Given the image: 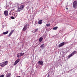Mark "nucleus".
<instances>
[{
	"label": "nucleus",
	"instance_id": "23",
	"mask_svg": "<svg viewBox=\"0 0 77 77\" xmlns=\"http://www.w3.org/2000/svg\"><path fill=\"white\" fill-rule=\"evenodd\" d=\"M11 19H15V17H13V16H11Z\"/></svg>",
	"mask_w": 77,
	"mask_h": 77
},
{
	"label": "nucleus",
	"instance_id": "13",
	"mask_svg": "<svg viewBox=\"0 0 77 77\" xmlns=\"http://www.w3.org/2000/svg\"><path fill=\"white\" fill-rule=\"evenodd\" d=\"M8 33H9V32H8V31H7L5 32H3V35H6L7 34H8Z\"/></svg>",
	"mask_w": 77,
	"mask_h": 77
},
{
	"label": "nucleus",
	"instance_id": "1",
	"mask_svg": "<svg viewBox=\"0 0 77 77\" xmlns=\"http://www.w3.org/2000/svg\"><path fill=\"white\" fill-rule=\"evenodd\" d=\"M8 61H5L3 63H0V66L1 67H4L6 65L8 64Z\"/></svg>",
	"mask_w": 77,
	"mask_h": 77
},
{
	"label": "nucleus",
	"instance_id": "12",
	"mask_svg": "<svg viewBox=\"0 0 77 77\" xmlns=\"http://www.w3.org/2000/svg\"><path fill=\"white\" fill-rule=\"evenodd\" d=\"M42 20H40L38 21V23L39 24H42Z\"/></svg>",
	"mask_w": 77,
	"mask_h": 77
},
{
	"label": "nucleus",
	"instance_id": "21",
	"mask_svg": "<svg viewBox=\"0 0 77 77\" xmlns=\"http://www.w3.org/2000/svg\"><path fill=\"white\" fill-rule=\"evenodd\" d=\"M16 61L17 63H18V62H20V59H17Z\"/></svg>",
	"mask_w": 77,
	"mask_h": 77
},
{
	"label": "nucleus",
	"instance_id": "15",
	"mask_svg": "<svg viewBox=\"0 0 77 77\" xmlns=\"http://www.w3.org/2000/svg\"><path fill=\"white\" fill-rule=\"evenodd\" d=\"M38 29L37 28L36 29H34L33 31H34V33H35V32H37V31H38Z\"/></svg>",
	"mask_w": 77,
	"mask_h": 77
},
{
	"label": "nucleus",
	"instance_id": "17",
	"mask_svg": "<svg viewBox=\"0 0 77 77\" xmlns=\"http://www.w3.org/2000/svg\"><path fill=\"white\" fill-rule=\"evenodd\" d=\"M11 73H9L8 74H7V77H11Z\"/></svg>",
	"mask_w": 77,
	"mask_h": 77
},
{
	"label": "nucleus",
	"instance_id": "10",
	"mask_svg": "<svg viewBox=\"0 0 77 77\" xmlns=\"http://www.w3.org/2000/svg\"><path fill=\"white\" fill-rule=\"evenodd\" d=\"M8 11H4V14L5 16H8Z\"/></svg>",
	"mask_w": 77,
	"mask_h": 77
},
{
	"label": "nucleus",
	"instance_id": "7",
	"mask_svg": "<svg viewBox=\"0 0 77 77\" xmlns=\"http://www.w3.org/2000/svg\"><path fill=\"white\" fill-rule=\"evenodd\" d=\"M65 45V42H64L61 43H60L59 44V47H61L63 46V45Z\"/></svg>",
	"mask_w": 77,
	"mask_h": 77
},
{
	"label": "nucleus",
	"instance_id": "11",
	"mask_svg": "<svg viewBox=\"0 0 77 77\" xmlns=\"http://www.w3.org/2000/svg\"><path fill=\"white\" fill-rule=\"evenodd\" d=\"M14 7H17V6H20V5L19 3H16L14 5Z\"/></svg>",
	"mask_w": 77,
	"mask_h": 77
},
{
	"label": "nucleus",
	"instance_id": "16",
	"mask_svg": "<svg viewBox=\"0 0 77 77\" xmlns=\"http://www.w3.org/2000/svg\"><path fill=\"white\" fill-rule=\"evenodd\" d=\"M57 28H58V27H57V26H56L55 27L53 28V30H57Z\"/></svg>",
	"mask_w": 77,
	"mask_h": 77
},
{
	"label": "nucleus",
	"instance_id": "25",
	"mask_svg": "<svg viewBox=\"0 0 77 77\" xmlns=\"http://www.w3.org/2000/svg\"><path fill=\"white\" fill-rule=\"evenodd\" d=\"M29 8H30V7L29 6H28L26 8L27 9H29Z\"/></svg>",
	"mask_w": 77,
	"mask_h": 77
},
{
	"label": "nucleus",
	"instance_id": "27",
	"mask_svg": "<svg viewBox=\"0 0 77 77\" xmlns=\"http://www.w3.org/2000/svg\"><path fill=\"white\" fill-rule=\"evenodd\" d=\"M17 77H21V76H17Z\"/></svg>",
	"mask_w": 77,
	"mask_h": 77
},
{
	"label": "nucleus",
	"instance_id": "19",
	"mask_svg": "<svg viewBox=\"0 0 77 77\" xmlns=\"http://www.w3.org/2000/svg\"><path fill=\"white\" fill-rule=\"evenodd\" d=\"M44 44H42L40 46L41 48H43V47H44Z\"/></svg>",
	"mask_w": 77,
	"mask_h": 77
},
{
	"label": "nucleus",
	"instance_id": "30",
	"mask_svg": "<svg viewBox=\"0 0 77 77\" xmlns=\"http://www.w3.org/2000/svg\"><path fill=\"white\" fill-rule=\"evenodd\" d=\"M1 46H0V48H1Z\"/></svg>",
	"mask_w": 77,
	"mask_h": 77
},
{
	"label": "nucleus",
	"instance_id": "9",
	"mask_svg": "<svg viewBox=\"0 0 77 77\" xmlns=\"http://www.w3.org/2000/svg\"><path fill=\"white\" fill-rule=\"evenodd\" d=\"M14 32V30H11V32L8 35L9 37H10V36H11V35H12V33H13Z\"/></svg>",
	"mask_w": 77,
	"mask_h": 77
},
{
	"label": "nucleus",
	"instance_id": "26",
	"mask_svg": "<svg viewBox=\"0 0 77 77\" xmlns=\"http://www.w3.org/2000/svg\"><path fill=\"white\" fill-rule=\"evenodd\" d=\"M47 77H49V74L48 75Z\"/></svg>",
	"mask_w": 77,
	"mask_h": 77
},
{
	"label": "nucleus",
	"instance_id": "24",
	"mask_svg": "<svg viewBox=\"0 0 77 77\" xmlns=\"http://www.w3.org/2000/svg\"><path fill=\"white\" fill-rule=\"evenodd\" d=\"M0 77H4V75H0Z\"/></svg>",
	"mask_w": 77,
	"mask_h": 77
},
{
	"label": "nucleus",
	"instance_id": "2",
	"mask_svg": "<svg viewBox=\"0 0 77 77\" xmlns=\"http://www.w3.org/2000/svg\"><path fill=\"white\" fill-rule=\"evenodd\" d=\"M24 8V5H21L20 8H19L18 10L17 11V12H18L20 11H21L23 8Z\"/></svg>",
	"mask_w": 77,
	"mask_h": 77
},
{
	"label": "nucleus",
	"instance_id": "4",
	"mask_svg": "<svg viewBox=\"0 0 77 77\" xmlns=\"http://www.w3.org/2000/svg\"><path fill=\"white\" fill-rule=\"evenodd\" d=\"M77 51H73L71 54H70V55H69L68 56V58H70V57H71L72 56H73V55H74V54H75V53H77V48L76 49Z\"/></svg>",
	"mask_w": 77,
	"mask_h": 77
},
{
	"label": "nucleus",
	"instance_id": "3",
	"mask_svg": "<svg viewBox=\"0 0 77 77\" xmlns=\"http://www.w3.org/2000/svg\"><path fill=\"white\" fill-rule=\"evenodd\" d=\"M73 6L74 9L77 8V1H75L72 4Z\"/></svg>",
	"mask_w": 77,
	"mask_h": 77
},
{
	"label": "nucleus",
	"instance_id": "20",
	"mask_svg": "<svg viewBox=\"0 0 77 77\" xmlns=\"http://www.w3.org/2000/svg\"><path fill=\"white\" fill-rule=\"evenodd\" d=\"M46 26L47 27H49V26H50V24L48 23V24H46Z\"/></svg>",
	"mask_w": 77,
	"mask_h": 77
},
{
	"label": "nucleus",
	"instance_id": "5",
	"mask_svg": "<svg viewBox=\"0 0 77 77\" xmlns=\"http://www.w3.org/2000/svg\"><path fill=\"white\" fill-rule=\"evenodd\" d=\"M24 54V53H19L17 54V57H20L21 56H23Z\"/></svg>",
	"mask_w": 77,
	"mask_h": 77
},
{
	"label": "nucleus",
	"instance_id": "8",
	"mask_svg": "<svg viewBox=\"0 0 77 77\" xmlns=\"http://www.w3.org/2000/svg\"><path fill=\"white\" fill-rule=\"evenodd\" d=\"M38 63L39 65H42L44 64V63L41 60L38 61Z\"/></svg>",
	"mask_w": 77,
	"mask_h": 77
},
{
	"label": "nucleus",
	"instance_id": "18",
	"mask_svg": "<svg viewBox=\"0 0 77 77\" xmlns=\"http://www.w3.org/2000/svg\"><path fill=\"white\" fill-rule=\"evenodd\" d=\"M18 63L16 61L14 63L13 65H16Z\"/></svg>",
	"mask_w": 77,
	"mask_h": 77
},
{
	"label": "nucleus",
	"instance_id": "6",
	"mask_svg": "<svg viewBox=\"0 0 77 77\" xmlns=\"http://www.w3.org/2000/svg\"><path fill=\"white\" fill-rule=\"evenodd\" d=\"M28 26V24H26V25H25L24 27L23 28V31H25L27 29V26Z\"/></svg>",
	"mask_w": 77,
	"mask_h": 77
},
{
	"label": "nucleus",
	"instance_id": "14",
	"mask_svg": "<svg viewBox=\"0 0 77 77\" xmlns=\"http://www.w3.org/2000/svg\"><path fill=\"white\" fill-rule=\"evenodd\" d=\"M42 39H43V38L42 37H40L39 39V42H41L42 41Z\"/></svg>",
	"mask_w": 77,
	"mask_h": 77
},
{
	"label": "nucleus",
	"instance_id": "28",
	"mask_svg": "<svg viewBox=\"0 0 77 77\" xmlns=\"http://www.w3.org/2000/svg\"><path fill=\"white\" fill-rule=\"evenodd\" d=\"M66 9H67L68 10V8H66Z\"/></svg>",
	"mask_w": 77,
	"mask_h": 77
},
{
	"label": "nucleus",
	"instance_id": "22",
	"mask_svg": "<svg viewBox=\"0 0 77 77\" xmlns=\"http://www.w3.org/2000/svg\"><path fill=\"white\" fill-rule=\"evenodd\" d=\"M3 33H2V34H0V37L1 36H3Z\"/></svg>",
	"mask_w": 77,
	"mask_h": 77
},
{
	"label": "nucleus",
	"instance_id": "29",
	"mask_svg": "<svg viewBox=\"0 0 77 77\" xmlns=\"http://www.w3.org/2000/svg\"><path fill=\"white\" fill-rule=\"evenodd\" d=\"M32 9H33V7H32Z\"/></svg>",
	"mask_w": 77,
	"mask_h": 77
}]
</instances>
